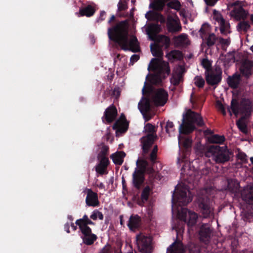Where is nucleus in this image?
Wrapping results in <instances>:
<instances>
[{
    "instance_id": "nucleus-1",
    "label": "nucleus",
    "mask_w": 253,
    "mask_h": 253,
    "mask_svg": "<svg viewBox=\"0 0 253 253\" xmlns=\"http://www.w3.org/2000/svg\"><path fill=\"white\" fill-rule=\"evenodd\" d=\"M192 200V196L187 185L185 183H179L172 196V211L173 212L177 211L178 218L186 222L189 227H192L196 223L197 214L185 208H181L179 211L177 207L185 206Z\"/></svg>"
},
{
    "instance_id": "nucleus-2",
    "label": "nucleus",
    "mask_w": 253,
    "mask_h": 253,
    "mask_svg": "<svg viewBox=\"0 0 253 253\" xmlns=\"http://www.w3.org/2000/svg\"><path fill=\"white\" fill-rule=\"evenodd\" d=\"M128 23L123 21L115 26L108 29L109 38L117 42L124 50L137 52L139 50V43L137 38L133 35H128Z\"/></svg>"
},
{
    "instance_id": "nucleus-3",
    "label": "nucleus",
    "mask_w": 253,
    "mask_h": 253,
    "mask_svg": "<svg viewBox=\"0 0 253 253\" xmlns=\"http://www.w3.org/2000/svg\"><path fill=\"white\" fill-rule=\"evenodd\" d=\"M204 124L202 118L199 114L188 109L183 115L182 123L179 126V131L180 134H188L194 130L195 125L202 126ZM178 144L179 145H182L185 148H188L191 146L192 140L190 138L180 135L178 137Z\"/></svg>"
},
{
    "instance_id": "nucleus-4",
    "label": "nucleus",
    "mask_w": 253,
    "mask_h": 253,
    "mask_svg": "<svg viewBox=\"0 0 253 253\" xmlns=\"http://www.w3.org/2000/svg\"><path fill=\"white\" fill-rule=\"evenodd\" d=\"M148 69L154 72V74L150 76V81L153 84L160 83L165 78V74H169L170 72L168 63L160 59L153 58Z\"/></svg>"
},
{
    "instance_id": "nucleus-5",
    "label": "nucleus",
    "mask_w": 253,
    "mask_h": 253,
    "mask_svg": "<svg viewBox=\"0 0 253 253\" xmlns=\"http://www.w3.org/2000/svg\"><path fill=\"white\" fill-rule=\"evenodd\" d=\"M231 153L226 146H211L206 152L207 157L211 158L216 163H224L230 159Z\"/></svg>"
},
{
    "instance_id": "nucleus-6",
    "label": "nucleus",
    "mask_w": 253,
    "mask_h": 253,
    "mask_svg": "<svg viewBox=\"0 0 253 253\" xmlns=\"http://www.w3.org/2000/svg\"><path fill=\"white\" fill-rule=\"evenodd\" d=\"M136 165L138 169H136L133 173V183L136 188H139L143 182V173L146 170L148 163L144 160L138 159L136 161ZM147 172L149 173H152L155 172V170L152 168L147 169Z\"/></svg>"
},
{
    "instance_id": "nucleus-7",
    "label": "nucleus",
    "mask_w": 253,
    "mask_h": 253,
    "mask_svg": "<svg viewBox=\"0 0 253 253\" xmlns=\"http://www.w3.org/2000/svg\"><path fill=\"white\" fill-rule=\"evenodd\" d=\"M252 109V103L249 100H243L240 103H238L236 99H233L231 103V107L228 108V110L230 115H232L231 109L236 116L239 114L246 116L250 114Z\"/></svg>"
},
{
    "instance_id": "nucleus-8",
    "label": "nucleus",
    "mask_w": 253,
    "mask_h": 253,
    "mask_svg": "<svg viewBox=\"0 0 253 253\" xmlns=\"http://www.w3.org/2000/svg\"><path fill=\"white\" fill-rule=\"evenodd\" d=\"M138 250L142 253H150L152 251V239L151 236L140 234L136 236Z\"/></svg>"
},
{
    "instance_id": "nucleus-9",
    "label": "nucleus",
    "mask_w": 253,
    "mask_h": 253,
    "mask_svg": "<svg viewBox=\"0 0 253 253\" xmlns=\"http://www.w3.org/2000/svg\"><path fill=\"white\" fill-rule=\"evenodd\" d=\"M149 98L157 106H163L168 101V92L163 88L153 90L149 93Z\"/></svg>"
},
{
    "instance_id": "nucleus-10",
    "label": "nucleus",
    "mask_w": 253,
    "mask_h": 253,
    "mask_svg": "<svg viewBox=\"0 0 253 253\" xmlns=\"http://www.w3.org/2000/svg\"><path fill=\"white\" fill-rule=\"evenodd\" d=\"M213 19L219 24L220 31L222 34L226 35L230 33V26L229 22L226 21L221 14L215 10H213Z\"/></svg>"
},
{
    "instance_id": "nucleus-11",
    "label": "nucleus",
    "mask_w": 253,
    "mask_h": 253,
    "mask_svg": "<svg viewBox=\"0 0 253 253\" xmlns=\"http://www.w3.org/2000/svg\"><path fill=\"white\" fill-rule=\"evenodd\" d=\"M209 31V27L206 25H203L199 30V33L201 37L203 39V40L204 38H205L206 44L209 46H211L215 43H217L218 37H216V36L213 33H211L209 34L207 38H205V35L207 34Z\"/></svg>"
},
{
    "instance_id": "nucleus-12",
    "label": "nucleus",
    "mask_w": 253,
    "mask_h": 253,
    "mask_svg": "<svg viewBox=\"0 0 253 253\" xmlns=\"http://www.w3.org/2000/svg\"><path fill=\"white\" fill-rule=\"evenodd\" d=\"M221 69L216 66L214 69L209 74L206 75V81L208 84L211 85H214L218 84L221 80Z\"/></svg>"
},
{
    "instance_id": "nucleus-13",
    "label": "nucleus",
    "mask_w": 253,
    "mask_h": 253,
    "mask_svg": "<svg viewBox=\"0 0 253 253\" xmlns=\"http://www.w3.org/2000/svg\"><path fill=\"white\" fill-rule=\"evenodd\" d=\"M76 224L79 226L80 230L84 235H88L91 232V229L87 226L88 224L94 225V223L86 214L84 215L82 218L77 220Z\"/></svg>"
},
{
    "instance_id": "nucleus-14",
    "label": "nucleus",
    "mask_w": 253,
    "mask_h": 253,
    "mask_svg": "<svg viewBox=\"0 0 253 253\" xmlns=\"http://www.w3.org/2000/svg\"><path fill=\"white\" fill-rule=\"evenodd\" d=\"M199 206L204 217H210L213 215V209L208 198L202 199Z\"/></svg>"
},
{
    "instance_id": "nucleus-15",
    "label": "nucleus",
    "mask_w": 253,
    "mask_h": 253,
    "mask_svg": "<svg viewBox=\"0 0 253 253\" xmlns=\"http://www.w3.org/2000/svg\"><path fill=\"white\" fill-rule=\"evenodd\" d=\"M167 27L170 32H176L181 31L180 21L176 15L172 17L168 15L167 17Z\"/></svg>"
},
{
    "instance_id": "nucleus-16",
    "label": "nucleus",
    "mask_w": 253,
    "mask_h": 253,
    "mask_svg": "<svg viewBox=\"0 0 253 253\" xmlns=\"http://www.w3.org/2000/svg\"><path fill=\"white\" fill-rule=\"evenodd\" d=\"M241 196L244 201L250 204H253V182L244 187Z\"/></svg>"
},
{
    "instance_id": "nucleus-17",
    "label": "nucleus",
    "mask_w": 253,
    "mask_h": 253,
    "mask_svg": "<svg viewBox=\"0 0 253 253\" xmlns=\"http://www.w3.org/2000/svg\"><path fill=\"white\" fill-rule=\"evenodd\" d=\"M86 193L85 203L88 206L97 207L99 206V202L98 199L97 193L93 192L90 189H86L85 190Z\"/></svg>"
},
{
    "instance_id": "nucleus-18",
    "label": "nucleus",
    "mask_w": 253,
    "mask_h": 253,
    "mask_svg": "<svg viewBox=\"0 0 253 253\" xmlns=\"http://www.w3.org/2000/svg\"><path fill=\"white\" fill-rule=\"evenodd\" d=\"M113 128L116 129L117 135L125 132L127 129V124L124 115H121L120 119L116 121L113 126Z\"/></svg>"
},
{
    "instance_id": "nucleus-19",
    "label": "nucleus",
    "mask_w": 253,
    "mask_h": 253,
    "mask_svg": "<svg viewBox=\"0 0 253 253\" xmlns=\"http://www.w3.org/2000/svg\"><path fill=\"white\" fill-rule=\"evenodd\" d=\"M173 43L177 47H186L190 44V41L188 36L182 33L173 38Z\"/></svg>"
},
{
    "instance_id": "nucleus-20",
    "label": "nucleus",
    "mask_w": 253,
    "mask_h": 253,
    "mask_svg": "<svg viewBox=\"0 0 253 253\" xmlns=\"http://www.w3.org/2000/svg\"><path fill=\"white\" fill-rule=\"evenodd\" d=\"M156 138V135L152 134H147L146 136L141 138V142L144 153L148 152L149 148L151 146Z\"/></svg>"
},
{
    "instance_id": "nucleus-21",
    "label": "nucleus",
    "mask_w": 253,
    "mask_h": 253,
    "mask_svg": "<svg viewBox=\"0 0 253 253\" xmlns=\"http://www.w3.org/2000/svg\"><path fill=\"white\" fill-rule=\"evenodd\" d=\"M248 14V12L238 3L235 4L234 9L231 11V15L237 20L246 18Z\"/></svg>"
},
{
    "instance_id": "nucleus-22",
    "label": "nucleus",
    "mask_w": 253,
    "mask_h": 253,
    "mask_svg": "<svg viewBox=\"0 0 253 253\" xmlns=\"http://www.w3.org/2000/svg\"><path fill=\"white\" fill-rule=\"evenodd\" d=\"M161 30V26L157 24L148 25L146 28L147 34L150 39L153 41L155 40L156 34L159 33Z\"/></svg>"
},
{
    "instance_id": "nucleus-23",
    "label": "nucleus",
    "mask_w": 253,
    "mask_h": 253,
    "mask_svg": "<svg viewBox=\"0 0 253 253\" xmlns=\"http://www.w3.org/2000/svg\"><path fill=\"white\" fill-rule=\"evenodd\" d=\"M138 106L141 112L143 114L145 121H149L150 119V117L145 115V113L148 111L150 108V102L149 99L142 98L138 103Z\"/></svg>"
},
{
    "instance_id": "nucleus-24",
    "label": "nucleus",
    "mask_w": 253,
    "mask_h": 253,
    "mask_svg": "<svg viewBox=\"0 0 253 253\" xmlns=\"http://www.w3.org/2000/svg\"><path fill=\"white\" fill-rule=\"evenodd\" d=\"M200 240L206 243L209 241L211 235V230L209 225L204 224L202 226L199 232Z\"/></svg>"
},
{
    "instance_id": "nucleus-25",
    "label": "nucleus",
    "mask_w": 253,
    "mask_h": 253,
    "mask_svg": "<svg viewBox=\"0 0 253 253\" xmlns=\"http://www.w3.org/2000/svg\"><path fill=\"white\" fill-rule=\"evenodd\" d=\"M117 115V111L116 108L113 105L107 108L104 112V116L106 121L108 123L113 122L115 119Z\"/></svg>"
},
{
    "instance_id": "nucleus-26",
    "label": "nucleus",
    "mask_w": 253,
    "mask_h": 253,
    "mask_svg": "<svg viewBox=\"0 0 253 253\" xmlns=\"http://www.w3.org/2000/svg\"><path fill=\"white\" fill-rule=\"evenodd\" d=\"M185 250L180 242L172 243L168 249L167 253H184Z\"/></svg>"
},
{
    "instance_id": "nucleus-27",
    "label": "nucleus",
    "mask_w": 253,
    "mask_h": 253,
    "mask_svg": "<svg viewBox=\"0 0 253 253\" xmlns=\"http://www.w3.org/2000/svg\"><path fill=\"white\" fill-rule=\"evenodd\" d=\"M145 17L148 20L157 21L161 23L165 22V18L162 14L152 11L147 12L145 14Z\"/></svg>"
},
{
    "instance_id": "nucleus-28",
    "label": "nucleus",
    "mask_w": 253,
    "mask_h": 253,
    "mask_svg": "<svg viewBox=\"0 0 253 253\" xmlns=\"http://www.w3.org/2000/svg\"><path fill=\"white\" fill-rule=\"evenodd\" d=\"M253 66V61L245 60L240 68L241 72L246 77H248L251 74V69Z\"/></svg>"
},
{
    "instance_id": "nucleus-29",
    "label": "nucleus",
    "mask_w": 253,
    "mask_h": 253,
    "mask_svg": "<svg viewBox=\"0 0 253 253\" xmlns=\"http://www.w3.org/2000/svg\"><path fill=\"white\" fill-rule=\"evenodd\" d=\"M141 219L137 215H131L129 219L127 226L129 229L133 231L138 228L140 225Z\"/></svg>"
},
{
    "instance_id": "nucleus-30",
    "label": "nucleus",
    "mask_w": 253,
    "mask_h": 253,
    "mask_svg": "<svg viewBox=\"0 0 253 253\" xmlns=\"http://www.w3.org/2000/svg\"><path fill=\"white\" fill-rule=\"evenodd\" d=\"M181 68L178 67L175 69L172 74L170 82L173 85L178 84L182 80V74L181 72Z\"/></svg>"
},
{
    "instance_id": "nucleus-31",
    "label": "nucleus",
    "mask_w": 253,
    "mask_h": 253,
    "mask_svg": "<svg viewBox=\"0 0 253 253\" xmlns=\"http://www.w3.org/2000/svg\"><path fill=\"white\" fill-rule=\"evenodd\" d=\"M126 156V154L124 152L119 151L113 154L111 158L113 162L118 165H121L123 162L124 159Z\"/></svg>"
},
{
    "instance_id": "nucleus-32",
    "label": "nucleus",
    "mask_w": 253,
    "mask_h": 253,
    "mask_svg": "<svg viewBox=\"0 0 253 253\" xmlns=\"http://www.w3.org/2000/svg\"><path fill=\"white\" fill-rule=\"evenodd\" d=\"M150 49L153 56H157L159 58V59L162 60L161 58L163 55V52L161 46L156 43H151L150 45Z\"/></svg>"
},
{
    "instance_id": "nucleus-33",
    "label": "nucleus",
    "mask_w": 253,
    "mask_h": 253,
    "mask_svg": "<svg viewBox=\"0 0 253 253\" xmlns=\"http://www.w3.org/2000/svg\"><path fill=\"white\" fill-rule=\"evenodd\" d=\"M155 40L156 41V43L158 44L160 46H164L168 48L169 45L170 39L166 36L159 35L155 38Z\"/></svg>"
},
{
    "instance_id": "nucleus-34",
    "label": "nucleus",
    "mask_w": 253,
    "mask_h": 253,
    "mask_svg": "<svg viewBox=\"0 0 253 253\" xmlns=\"http://www.w3.org/2000/svg\"><path fill=\"white\" fill-rule=\"evenodd\" d=\"M240 76L234 75L232 77H229L227 79V83L232 88H235L237 87L240 83Z\"/></svg>"
},
{
    "instance_id": "nucleus-35",
    "label": "nucleus",
    "mask_w": 253,
    "mask_h": 253,
    "mask_svg": "<svg viewBox=\"0 0 253 253\" xmlns=\"http://www.w3.org/2000/svg\"><path fill=\"white\" fill-rule=\"evenodd\" d=\"M169 60H180L182 57V53L179 50H172L166 55Z\"/></svg>"
},
{
    "instance_id": "nucleus-36",
    "label": "nucleus",
    "mask_w": 253,
    "mask_h": 253,
    "mask_svg": "<svg viewBox=\"0 0 253 253\" xmlns=\"http://www.w3.org/2000/svg\"><path fill=\"white\" fill-rule=\"evenodd\" d=\"M94 9L90 5H88L84 8L81 9L80 13L81 15H85L87 17L92 16L94 13Z\"/></svg>"
},
{
    "instance_id": "nucleus-37",
    "label": "nucleus",
    "mask_w": 253,
    "mask_h": 253,
    "mask_svg": "<svg viewBox=\"0 0 253 253\" xmlns=\"http://www.w3.org/2000/svg\"><path fill=\"white\" fill-rule=\"evenodd\" d=\"M97 237L95 234L89 233L88 235H84L83 241L84 244L87 245L92 244L96 240Z\"/></svg>"
},
{
    "instance_id": "nucleus-38",
    "label": "nucleus",
    "mask_w": 253,
    "mask_h": 253,
    "mask_svg": "<svg viewBox=\"0 0 253 253\" xmlns=\"http://www.w3.org/2000/svg\"><path fill=\"white\" fill-rule=\"evenodd\" d=\"M209 140L211 143L220 144L224 141L225 138L223 136L213 135L209 138Z\"/></svg>"
},
{
    "instance_id": "nucleus-39",
    "label": "nucleus",
    "mask_w": 253,
    "mask_h": 253,
    "mask_svg": "<svg viewBox=\"0 0 253 253\" xmlns=\"http://www.w3.org/2000/svg\"><path fill=\"white\" fill-rule=\"evenodd\" d=\"M250 28V25L248 22L243 21L240 22L237 26V29L240 32H246Z\"/></svg>"
},
{
    "instance_id": "nucleus-40",
    "label": "nucleus",
    "mask_w": 253,
    "mask_h": 253,
    "mask_svg": "<svg viewBox=\"0 0 253 253\" xmlns=\"http://www.w3.org/2000/svg\"><path fill=\"white\" fill-rule=\"evenodd\" d=\"M164 5L165 4L162 1L160 0H156L150 4V7L155 10H161L163 9Z\"/></svg>"
},
{
    "instance_id": "nucleus-41",
    "label": "nucleus",
    "mask_w": 253,
    "mask_h": 253,
    "mask_svg": "<svg viewBox=\"0 0 253 253\" xmlns=\"http://www.w3.org/2000/svg\"><path fill=\"white\" fill-rule=\"evenodd\" d=\"M237 125L239 129L244 133H247L248 132L247 125L243 118L239 120L237 122Z\"/></svg>"
},
{
    "instance_id": "nucleus-42",
    "label": "nucleus",
    "mask_w": 253,
    "mask_h": 253,
    "mask_svg": "<svg viewBox=\"0 0 253 253\" xmlns=\"http://www.w3.org/2000/svg\"><path fill=\"white\" fill-rule=\"evenodd\" d=\"M103 215L101 212L98 211V210H94L92 211L90 217L91 219L95 220L97 218L100 220H102L103 219Z\"/></svg>"
},
{
    "instance_id": "nucleus-43",
    "label": "nucleus",
    "mask_w": 253,
    "mask_h": 253,
    "mask_svg": "<svg viewBox=\"0 0 253 253\" xmlns=\"http://www.w3.org/2000/svg\"><path fill=\"white\" fill-rule=\"evenodd\" d=\"M168 6L176 10H179L181 7V4L177 0H172L168 3Z\"/></svg>"
},
{
    "instance_id": "nucleus-44",
    "label": "nucleus",
    "mask_w": 253,
    "mask_h": 253,
    "mask_svg": "<svg viewBox=\"0 0 253 253\" xmlns=\"http://www.w3.org/2000/svg\"><path fill=\"white\" fill-rule=\"evenodd\" d=\"M151 192V188L149 186H146L143 190L141 194V199L144 201H146L148 198Z\"/></svg>"
},
{
    "instance_id": "nucleus-45",
    "label": "nucleus",
    "mask_w": 253,
    "mask_h": 253,
    "mask_svg": "<svg viewBox=\"0 0 253 253\" xmlns=\"http://www.w3.org/2000/svg\"><path fill=\"white\" fill-rule=\"evenodd\" d=\"M144 131L148 134H156V130L154 126L151 124H147L144 126Z\"/></svg>"
},
{
    "instance_id": "nucleus-46",
    "label": "nucleus",
    "mask_w": 253,
    "mask_h": 253,
    "mask_svg": "<svg viewBox=\"0 0 253 253\" xmlns=\"http://www.w3.org/2000/svg\"><path fill=\"white\" fill-rule=\"evenodd\" d=\"M158 151V147L157 146H155L154 147L152 151L151 152L150 155V160L151 162L153 163L154 164L156 163V159L157 158V153Z\"/></svg>"
},
{
    "instance_id": "nucleus-47",
    "label": "nucleus",
    "mask_w": 253,
    "mask_h": 253,
    "mask_svg": "<svg viewBox=\"0 0 253 253\" xmlns=\"http://www.w3.org/2000/svg\"><path fill=\"white\" fill-rule=\"evenodd\" d=\"M194 81L195 85L199 87H202L205 84V80L201 76H196Z\"/></svg>"
},
{
    "instance_id": "nucleus-48",
    "label": "nucleus",
    "mask_w": 253,
    "mask_h": 253,
    "mask_svg": "<svg viewBox=\"0 0 253 253\" xmlns=\"http://www.w3.org/2000/svg\"><path fill=\"white\" fill-rule=\"evenodd\" d=\"M230 43V39L227 38L224 39L221 37H218L217 42V45H221L222 47L228 46Z\"/></svg>"
},
{
    "instance_id": "nucleus-49",
    "label": "nucleus",
    "mask_w": 253,
    "mask_h": 253,
    "mask_svg": "<svg viewBox=\"0 0 253 253\" xmlns=\"http://www.w3.org/2000/svg\"><path fill=\"white\" fill-rule=\"evenodd\" d=\"M238 160H240L241 163L245 164L248 162L247 156L245 153L243 152H239L237 155Z\"/></svg>"
},
{
    "instance_id": "nucleus-50",
    "label": "nucleus",
    "mask_w": 253,
    "mask_h": 253,
    "mask_svg": "<svg viewBox=\"0 0 253 253\" xmlns=\"http://www.w3.org/2000/svg\"><path fill=\"white\" fill-rule=\"evenodd\" d=\"M216 107L218 111H220L223 115L226 114L225 108L223 104L220 101H217L216 102Z\"/></svg>"
},
{
    "instance_id": "nucleus-51",
    "label": "nucleus",
    "mask_w": 253,
    "mask_h": 253,
    "mask_svg": "<svg viewBox=\"0 0 253 253\" xmlns=\"http://www.w3.org/2000/svg\"><path fill=\"white\" fill-rule=\"evenodd\" d=\"M239 186V183L237 181L231 180V181L229 182V188L231 190L234 191V189L236 190L238 189Z\"/></svg>"
},
{
    "instance_id": "nucleus-52",
    "label": "nucleus",
    "mask_w": 253,
    "mask_h": 253,
    "mask_svg": "<svg viewBox=\"0 0 253 253\" xmlns=\"http://www.w3.org/2000/svg\"><path fill=\"white\" fill-rule=\"evenodd\" d=\"M174 125L172 122L168 121L166 126V129L167 133L170 134V132L174 131Z\"/></svg>"
},
{
    "instance_id": "nucleus-53",
    "label": "nucleus",
    "mask_w": 253,
    "mask_h": 253,
    "mask_svg": "<svg viewBox=\"0 0 253 253\" xmlns=\"http://www.w3.org/2000/svg\"><path fill=\"white\" fill-rule=\"evenodd\" d=\"M109 148L108 146L103 145L101 147V150L100 152L98 154V158L105 157V155L107 154Z\"/></svg>"
},
{
    "instance_id": "nucleus-54",
    "label": "nucleus",
    "mask_w": 253,
    "mask_h": 253,
    "mask_svg": "<svg viewBox=\"0 0 253 253\" xmlns=\"http://www.w3.org/2000/svg\"><path fill=\"white\" fill-rule=\"evenodd\" d=\"M201 64L207 70L210 69L211 66L210 61L207 59H203L201 61Z\"/></svg>"
},
{
    "instance_id": "nucleus-55",
    "label": "nucleus",
    "mask_w": 253,
    "mask_h": 253,
    "mask_svg": "<svg viewBox=\"0 0 253 253\" xmlns=\"http://www.w3.org/2000/svg\"><path fill=\"white\" fill-rule=\"evenodd\" d=\"M98 159L100 160V164L99 165L106 168L109 163L108 159L106 157L104 156L98 158Z\"/></svg>"
},
{
    "instance_id": "nucleus-56",
    "label": "nucleus",
    "mask_w": 253,
    "mask_h": 253,
    "mask_svg": "<svg viewBox=\"0 0 253 253\" xmlns=\"http://www.w3.org/2000/svg\"><path fill=\"white\" fill-rule=\"evenodd\" d=\"M127 5L125 1H120L118 4V9L119 11L125 10L127 8Z\"/></svg>"
},
{
    "instance_id": "nucleus-57",
    "label": "nucleus",
    "mask_w": 253,
    "mask_h": 253,
    "mask_svg": "<svg viewBox=\"0 0 253 253\" xmlns=\"http://www.w3.org/2000/svg\"><path fill=\"white\" fill-rule=\"evenodd\" d=\"M106 168L105 167H103V166L98 165L96 168V170L98 173H99L100 174H103V173H104Z\"/></svg>"
},
{
    "instance_id": "nucleus-58",
    "label": "nucleus",
    "mask_w": 253,
    "mask_h": 253,
    "mask_svg": "<svg viewBox=\"0 0 253 253\" xmlns=\"http://www.w3.org/2000/svg\"><path fill=\"white\" fill-rule=\"evenodd\" d=\"M111 247L109 245H106L102 250L100 253H111Z\"/></svg>"
},
{
    "instance_id": "nucleus-59",
    "label": "nucleus",
    "mask_w": 253,
    "mask_h": 253,
    "mask_svg": "<svg viewBox=\"0 0 253 253\" xmlns=\"http://www.w3.org/2000/svg\"><path fill=\"white\" fill-rule=\"evenodd\" d=\"M139 59V55L137 54H133L131 56L130 59V62L132 64V65L137 61H138Z\"/></svg>"
},
{
    "instance_id": "nucleus-60",
    "label": "nucleus",
    "mask_w": 253,
    "mask_h": 253,
    "mask_svg": "<svg viewBox=\"0 0 253 253\" xmlns=\"http://www.w3.org/2000/svg\"><path fill=\"white\" fill-rule=\"evenodd\" d=\"M218 1V0H205L206 3L210 6H213Z\"/></svg>"
},
{
    "instance_id": "nucleus-61",
    "label": "nucleus",
    "mask_w": 253,
    "mask_h": 253,
    "mask_svg": "<svg viewBox=\"0 0 253 253\" xmlns=\"http://www.w3.org/2000/svg\"><path fill=\"white\" fill-rule=\"evenodd\" d=\"M105 15H106L105 12H104V11L101 12L100 13L99 19H100L101 21L104 20L105 19Z\"/></svg>"
},
{
    "instance_id": "nucleus-62",
    "label": "nucleus",
    "mask_w": 253,
    "mask_h": 253,
    "mask_svg": "<svg viewBox=\"0 0 253 253\" xmlns=\"http://www.w3.org/2000/svg\"><path fill=\"white\" fill-rule=\"evenodd\" d=\"M69 227H70V225L69 223H66L64 225V229L65 230V231L68 233H70V230H69Z\"/></svg>"
},
{
    "instance_id": "nucleus-63",
    "label": "nucleus",
    "mask_w": 253,
    "mask_h": 253,
    "mask_svg": "<svg viewBox=\"0 0 253 253\" xmlns=\"http://www.w3.org/2000/svg\"><path fill=\"white\" fill-rule=\"evenodd\" d=\"M180 14L184 17H186L185 12L183 10H182L180 11Z\"/></svg>"
},
{
    "instance_id": "nucleus-64",
    "label": "nucleus",
    "mask_w": 253,
    "mask_h": 253,
    "mask_svg": "<svg viewBox=\"0 0 253 253\" xmlns=\"http://www.w3.org/2000/svg\"><path fill=\"white\" fill-rule=\"evenodd\" d=\"M111 137V134L110 132H108L106 133V139L107 140H109L110 138Z\"/></svg>"
}]
</instances>
